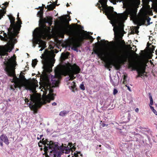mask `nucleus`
<instances>
[{
	"mask_svg": "<svg viewBox=\"0 0 157 157\" xmlns=\"http://www.w3.org/2000/svg\"><path fill=\"white\" fill-rule=\"evenodd\" d=\"M52 53L47 49L45 50L44 53L40 56L42 59L44 72L41 75L40 79L42 85L40 87L41 91L43 92L42 98L39 95H30V101L29 103V108L34 111L37 112V108L41 105L49 102L54 99L53 90L51 88L58 86L59 79L61 75H68L67 81L72 80L75 78V75L78 73L80 69L76 64L71 65L70 63H65L56 67L55 70V76L49 75L46 72L52 71V68L54 65L55 60L52 57Z\"/></svg>",
	"mask_w": 157,
	"mask_h": 157,
	"instance_id": "obj_1",
	"label": "nucleus"
},
{
	"mask_svg": "<svg viewBox=\"0 0 157 157\" xmlns=\"http://www.w3.org/2000/svg\"><path fill=\"white\" fill-rule=\"evenodd\" d=\"M118 1L120 2H122L124 5L126 4L127 7L123 13L117 14L115 12V14H114L112 13L113 7H107V0L99 1L102 8L108 14L107 17L111 20L112 26H113V30L115 36L118 35L124 32L123 24L124 21L127 19L128 15L131 17H134L136 15L135 9L138 7L140 3V0H118ZM142 1L147 9L150 8V6L148 5L149 2H152V7L157 11V0H142Z\"/></svg>",
	"mask_w": 157,
	"mask_h": 157,
	"instance_id": "obj_2",
	"label": "nucleus"
},
{
	"mask_svg": "<svg viewBox=\"0 0 157 157\" xmlns=\"http://www.w3.org/2000/svg\"><path fill=\"white\" fill-rule=\"evenodd\" d=\"M4 64V69L8 75L13 77L11 82L15 84V87L21 88L24 87L27 90H29L34 91L36 87L35 84L27 81H23L17 78L15 73V67L17 64L15 58L11 57L10 58H6L5 59Z\"/></svg>",
	"mask_w": 157,
	"mask_h": 157,
	"instance_id": "obj_3",
	"label": "nucleus"
},
{
	"mask_svg": "<svg viewBox=\"0 0 157 157\" xmlns=\"http://www.w3.org/2000/svg\"><path fill=\"white\" fill-rule=\"evenodd\" d=\"M19 16L18 13L17 15L18 21L17 23L15 24L14 18L11 15L8 16L11 25L9 29H8V34L6 33L4 34L5 38L8 40V44L4 47H0V56L6 55L7 54L6 52H10L13 48L14 44L16 42L15 36L18 33L21 27L20 25L21 24Z\"/></svg>",
	"mask_w": 157,
	"mask_h": 157,
	"instance_id": "obj_4",
	"label": "nucleus"
},
{
	"mask_svg": "<svg viewBox=\"0 0 157 157\" xmlns=\"http://www.w3.org/2000/svg\"><path fill=\"white\" fill-rule=\"evenodd\" d=\"M43 144L44 145V151L45 153L49 152L51 155H53V157H60L61 152L66 154H69L70 151L75 150L76 148L73 145L72 143H68V146L62 145L60 147L58 146L57 143H54L52 141H49L46 140L42 141Z\"/></svg>",
	"mask_w": 157,
	"mask_h": 157,
	"instance_id": "obj_5",
	"label": "nucleus"
},
{
	"mask_svg": "<svg viewBox=\"0 0 157 157\" xmlns=\"http://www.w3.org/2000/svg\"><path fill=\"white\" fill-rule=\"evenodd\" d=\"M43 26L41 29L36 28L34 30L33 34V46L34 48L36 45L38 44V48H41L39 50L40 51H42L46 47L45 42L41 40V38L46 39H48L50 36V28L45 27L44 25Z\"/></svg>",
	"mask_w": 157,
	"mask_h": 157,
	"instance_id": "obj_6",
	"label": "nucleus"
},
{
	"mask_svg": "<svg viewBox=\"0 0 157 157\" xmlns=\"http://www.w3.org/2000/svg\"><path fill=\"white\" fill-rule=\"evenodd\" d=\"M59 33L62 35V37L63 36L64 34L69 35L71 34V27L68 23H66L63 20H62L59 23Z\"/></svg>",
	"mask_w": 157,
	"mask_h": 157,
	"instance_id": "obj_7",
	"label": "nucleus"
},
{
	"mask_svg": "<svg viewBox=\"0 0 157 157\" xmlns=\"http://www.w3.org/2000/svg\"><path fill=\"white\" fill-rule=\"evenodd\" d=\"M101 41L102 43L104 44V46L105 47L104 51L97 50L94 51V52L99 58L102 59L104 58L105 54L108 53L110 51L109 48V42L107 40H101Z\"/></svg>",
	"mask_w": 157,
	"mask_h": 157,
	"instance_id": "obj_8",
	"label": "nucleus"
},
{
	"mask_svg": "<svg viewBox=\"0 0 157 157\" xmlns=\"http://www.w3.org/2000/svg\"><path fill=\"white\" fill-rule=\"evenodd\" d=\"M114 60L108 62L106 64L108 67H109L110 66L112 65L115 66L116 65L117 62H120L124 60L123 56L120 55V53L119 52H118V54H114Z\"/></svg>",
	"mask_w": 157,
	"mask_h": 157,
	"instance_id": "obj_9",
	"label": "nucleus"
},
{
	"mask_svg": "<svg viewBox=\"0 0 157 157\" xmlns=\"http://www.w3.org/2000/svg\"><path fill=\"white\" fill-rule=\"evenodd\" d=\"M81 39L80 38H75L73 39L70 43V46L71 49L74 51H78L77 48L79 47L81 44Z\"/></svg>",
	"mask_w": 157,
	"mask_h": 157,
	"instance_id": "obj_10",
	"label": "nucleus"
},
{
	"mask_svg": "<svg viewBox=\"0 0 157 157\" xmlns=\"http://www.w3.org/2000/svg\"><path fill=\"white\" fill-rule=\"evenodd\" d=\"M3 142L7 145L9 143L8 138L5 135L3 134L0 136V145L2 147L3 146Z\"/></svg>",
	"mask_w": 157,
	"mask_h": 157,
	"instance_id": "obj_11",
	"label": "nucleus"
},
{
	"mask_svg": "<svg viewBox=\"0 0 157 157\" xmlns=\"http://www.w3.org/2000/svg\"><path fill=\"white\" fill-rule=\"evenodd\" d=\"M150 20L151 18L146 15L142 17L140 19V21L141 23L143 25L145 24L146 21L147 22L148 25H149L150 24H152V22H150Z\"/></svg>",
	"mask_w": 157,
	"mask_h": 157,
	"instance_id": "obj_12",
	"label": "nucleus"
},
{
	"mask_svg": "<svg viewBox=\"0 0 157 157\" xmlns=\"http://www.w3.org/2000/svg\"><path fill=\"white\" fill-rule=\"evenodd\" d=\"M8 4L9 3L7 2L2 4L3 6L2 7V10H0V19H1L4 14H5L6 13V7L5 6L7 7Z\"/></svg>",
	"mask_w": 157,
	"mask_h": 157,
	"instance_id": "obj_13",
	"label": "nucleus"
},
{
	"mask_svg": "<svg viewBox=\"0 0 157 157\" xmlns=\"http://www.w3.org/2000/svg\"><path fill=\"white\" fill-rule=\"evenodd\" d=\"M138 75L137 76V77L141 76H144L146 75L144 74L145 73V70L144 69L139 68L137 70Z\"/></svg>",
	"mask_w": 157,
	"mask_h": 157,
	"instance_id": "obj_14",
	"label": "nucleus"
},
{
	"mask_svg": "<svg viewBox=\"0 0 157 157\" xmlns=\"http://www.w3.org/2000/svg\"><path fill=\"white\" fill-rule=\"evenodd\" d=\"M68 85L69 89L72 90V91L74 92V90L76 89V85L75 83L74 82H68Z\"/></svg>",
	"mask_w": 157,
	"mask_h": 157,
	"instance_id": "obj_15",
	"label": "nucleus"
},
{
	"mask_svg": "<svg viewBox=\"0 0 157 157\" xmlns=\"http://www.w3.org/2000/svg\"><path fill=\"white\" fill-rule=\"evenodd\" d=\"M109 78L111 83H112L113 86H115L118 85V82L117 81L116 79L114 78L113 80L112 78L111 75L109 76Z\"/></svg>",
	"mask_w": 157,
	"mask_h": 157,
	"instance_id": "obj_16",
	"label": "nucleus"
},
{
	"mask_svg": "<svg viewBox=\"0 0 157 157\" xmlns=\"http://www.w3.org/2000/svg\"><path fill=\"white\" fill-rule=\"evenodd\" d=\"M55 5L54 4H51L47 6V8L48 10H53L55 7Z\"/></svg>",
	"mask_w": 157,
	"mask_h": 157,
	"instance_id": "obj_17",
	"label": "nucleus"
},
{
	"mask_svg": "<svg viewBox=\"0 0 157 157\" xmlns=\"http://www.w3.org/2000/svg\"><path fill=\"white\" fill-rule=\"evenodd\" d=\"M67 112L65 111H63L60 112L59 115L60 116L63 117L65 116Z\"/></svg>",
	"mask_w": 157,
	"mask_h": 157,
	"instance_id": "obj_18",
	"label": "nucleus"
},
{
	"mask_svg": "<svg viewBox=\"0 0 157 157\" xmlns=\"http://www.w3.org/2000/svg\"><path fill=\"white\" fill-rule=\"evenodd\" d=\"M149 98L150 99V103L149 104V105L150 107V106H151L152 105H153V101L152 96L150 94L149 95Z\"/></svg>",
	"mask_w": 157,
	"mask_h": 157,
	"instance_id": "obj_19",
	"label": "nucleus"
},
{
	"mask_svg": "<svg viewBox=\"0 0 157 157\" xmlns=\"http://www.w3.org/2000/svg\"><path fill=\"white\" fill-rule=\"evenodd\" d=\"M52 19L51 17H48L47 22H48L49 25H50L52 24Z\"/></svg>",
	"mask_w": 157,
	"mask_h": 157,
	"instance_id": "obj_20",
	"label": "nucleus"
},
{
	"mask_svg": "<svg viewBox=\"0 0 157 157\" xmlns=\"http://www.w3.org/2000/svg\"><path fill=\"white\" fill-rule=\"evenodd\" d=\"M37 61L36 59L33 60L32 62V66L33 67H35V66L37 64Z\"/></svg>",
	"mask_w": 157,
	"mask_h": 157,
	"instance_id": "obj_21",
	"label": "nucleus"
},
{
	"mask_svg": "<svg viewBox=\"0 0 157 157\" xmlns=\"http://www.w3.org/2000/svg\"><path fill=\"white\" fill-rule=\"evenodd\" d=\"M89 32L87 33V34L86 35V38L87 39H89L90 40H94V38L91 36L89 35Z\"/></svg>",
	"mask_w": 157,
	"mask_h": 157,
	"instance_id": "obj_22",
	"label": "nucleus"
},
{
	"mask_svg": "<svg viewBox=\"0 0 157 157\" xmlns=\"http://www.w3.org/2000/svg\"><path fill=\"white\" fill-rule=\"evenodd\" d=\"M150 108L154 113L157 116V112L156 110L154 109V108L151 106H150Z\"/></svg>",
	"mask_w": 157,
	"mask_h": 157,
	"instance_id": "obj_23",
	"label": "nucleus"
},
{
	"mask_svg": "<svg viewBox=\"0 0 157 157\" xmlns=\"http://www.w3.org/2000/svg\"><path fill=\"white\" fill-rule=\"evenodd\" d=\"M37 15L40 18H41L43 15V12L39 11L38 12Z\"/></svg>",
	"mask_w": 157,
	"mask_h": 157,
	"instance_id": "obj_24",
	"label": "nucleus"
},
{
	"mask_svg": "<svg viewBox=\"0 0 157 157\" xmlns=\"http://www.w3.org/2000/svg\"><path fill=\"white\" fill-rule=\"evenodd\" d=\"M80 88L83 90H85V89L84 86V85L82 84H80Z\"/></svg>",
	"mask_w": 157,
	"mask_h": 157,
	"instance_id": "obj_25",
	"label": "nucleus"
},
{
	"mask_svg": "<svg viewBox=\"0 0 157 157\" xmlns=\"http://www.w3.org/2000/svg\"><path fill=\"white\" fill-rule=\"evenodd\" d=\"M118 92V91L117 89H114L113 91V94L114 95L116 94Z\"/></svg>",
	"mask_w": 157,
	"mask_h": 157,
	"instance_id": "obj_26",
	"label": "nucleus"
},
{
	"mask_svg": "<svg viewBox=\"0 0 157 157\" xmlns=\"http://www.w3.org/2000/svg\"><path fill=\"white\" fill-rule=\"evenodd\" d=\"M78 156V153L77 152H74V156H72L73 157H77Z\"/></svg>",
	"mask_w": 157,
	"mask_h": 157,
	"instance_id": "obj_27",
	"label": "nucleus"
},
{
	"mask_svg": "<svg viewBox=\"0 0 157 157\" xmlns=\"http://www.w3.org/2000/svg\"><path fill=\"white\" fill-rule=\"evenodd\" d=\"M43 136V135H40L39 137H38L37 139L38 140H40L42 138V137Z\"/></svg>",
	"mask_w": 157,
	"mask_h": 157,
	"instance_id": "obj_28",
	"label": "nucleus"
},
{
	"mask_svg": "<svg viewBox=\"0 0 157 157\" xmlns=\"http://www.w3.org/2000/svg\"><path fill=\"white\" fill-rule=\"evenodd\" d=\"M125 86H126V87H127L128 89V90L130 91H131V88H130V87L129 86H127V85H126Z\"/></svg>",
	"mask_w": 157,
	"mask_h": 157,
	"instance_id": "obj_29",
	"label": "nucleus"
},
{
	"mask_svg": "<svg viewBox=\"0 0 157 157\" xmlns=\"http://www.w3.org/2000/svg\"><path fill=\"white\" fill-rule=\"evenodd\" d=\"M57 103L55 102H54L52 103V105L53 106H55L56 105Z\"/></svg>",
	"mask_w": 157,
	"mask_h": 157,
	"instance_id": "obj_30",
	"label": "nucleus"
},
{
	"mask_svg": "<svg viewBox=\"0 0 157 157\" xmlns=\"http://www.w3.org/2000/svg\"><path fill=\"white\" fill-rule=\"evenodd\" d=\"M138 111H139V109L138 108H136L135 109V111L136 112H138Z\"/></svg>",
	"mask_w": 157,
	"mask_h": 157,
	"instance_id": "obj_31",
	"label": "nucleus"
},
{
	"mask_svg": "<svg viewBox=\"0 0 157 157\" xmlns=\"http://www.w3.org/2000/svg\"><path fill=\"white\" fill-rule=\"evenodd\" d=\"M101 39V38L100 36H98V37L97 38V40H98V42H99V40H100Z\"/></svg>",
	"mask_w": 157,
	"mask_h": 157,
	"instance_id": "obj_32",
	"label": "nucleus"
},
{
	"mask_svg": "<svg viewBox=\"0 0 157 157\" xmlns=\"http://www.w3.org/2000/svg\"><path fill=\"white\" fill-rule=\"evenodd\" d=\"M108 124H103L102 125L103 127H105V126H107Z\"/></svg>",
	"mask_w": 157,
	"mask_h": 157,
	"instance_id": "obj_33",
	"label": "nucleus"
},
{
	"mask_svg": "<svg viewBox=\"0 0 157 157\" xmlns=\"http://www.w3.org/2000/svg\"><path fill=\"white\" fill-rule=\"evenodd\" d=\"M64 56H64L63 57H62L63 58H65L67 57V56H66V55H64Z\"/></svg>",
	"mask_w": 157,
	"mask_h": 157,
	"instance_id": "obj_34",
	"label": "nucleus"
},
{
	"mask_svg": "<svg viewBox=\"0 0 157 157\" xmlns=\"http://www.w3.org/2000/svg\"><path fill=\"white\" fill-rule=\"evenodd\" d=\"M69 6V4L67 3V7H68Z\"/></svg>",
	"mask_w": 157,
	"mask_h": 157,
	"instance_id": "obj_35",
	"label": "nucleus"
},
{
	"mask_svg": "<svg viewBox=\"0 0 157 157\" xmlns=\"http://www.w3.org/2000/svg\"><path fill=\"white\" fill-rule=\"evenodd\" d=\"M57 1H56V2H55L56 3H57Z\"/></svg>",
	"mask_w": 157,
	"mask_h": 157,
	"instance_id": "obj_36",
	"label": "nucleus"
},
{
	"mask_svg": "<svg viewBox=\"0 0 157 157\" xmlns=\"http://www.w3.org/2000/svg\"><path fill=\"white\" fill-rule=\"evenodd\" d=\"M27 100L28 101H27V102L28 103V99H27Z\"/></svg>",
	"mask_w": 157,
	"mask_h": 157,
	"instance_id": "obj_37",
	"label": "nucleus"
},
{
	"mask_svg": "<svg viewBox=\"0 0 157 157\" xmlns=\"http://www.w3.org/2000/svg\"><path fill=\"white\" fill-rule=\"evenodd\" d=\"M129 116L130 117V114H129Z\"/></svg>",
	"mask_w": 157,
	"mask_h": 157,
	"instance_id": "obj_38",
	"label": "nucleus"
},
{
	"mask_svg": "<svg viewBox=\"0 0 157 157\" xmlns=\"http://www.w3.org/2000/svg\"><path fill=\"white\" fill-rule=\"evenodd\" d=\"M101 146V145H100L99 146V147H100Z\"/></svg>",
	"mask_w": 157,
	"mask_h": 157,
	"instance_id": "obj_39",
	"label": "nucleus"
}]
</instances>
